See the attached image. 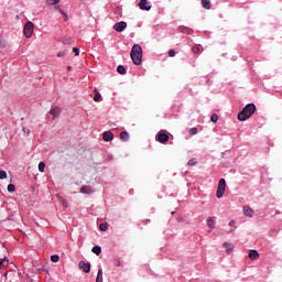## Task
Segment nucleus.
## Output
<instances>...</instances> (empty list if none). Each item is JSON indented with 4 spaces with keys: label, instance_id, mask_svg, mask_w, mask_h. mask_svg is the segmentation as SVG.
I'll return each mask as SVG.
<instances>
[{
    "label": "nucleus",
    "instance_id": "obj_8",
    "mask_svg": "<svg viewBox=\"0 0 282 282\" xmlns=\"http://www.w3.org/2000/svg\"><path fill=\"white\" fill-rule=\"evenodd\" d=\"M113 30H116V32H124V30H127V22L121 21L115 23Z\"/></svg>",
    "mask_w": 282,
    "mask_h": 282
},
{
    "label": "nucleus",
    "instance_id": "obj_26",
    "mask_svg": "<svg viewBox=\"0 0 282 282\" xmlns=\"http://www.w3.org/2000/svg\"><path fill=\"white\" fill-rule=\"evenodd\" d=\"M96 282H102V269L98 270Z\"/></svg>",
    "mask_w": 282,
    "mask_h": 282
},
{
    "label": "nucleus",
    "instance_id": "obj_39",
    "mask_svg": "<svg viewBox=\"0 0 282 282\" xmlns=\"http://www.w3.org/2000/svg\"><path fill=\"white\" fill-rule=\"evenodd\" d=\"M63 56H65V52H59V53H57V57H58V58H63Z\"/></svg>",
    "mask_w": 282,
    "mask_h": 282
},
{
    "label": "nucleus",
    "instance_id": "obj_5",
    "mask_svg": "<svg viewBox=\"0 0 282 282\" xmlns=\"http://www.w3.org/2000/svg\"><path fill=\"white\" fill-rule=\"evenodd\" d=\"M156 140L158 142H160L161 144H166V142L169 141V134H166V132L160 131L156 134Z\"/></svg>",
    "mask_w": 282,
    "mask_h": 282
},
{
    "label": "nucleus",
    "instance_id": "obj_34",
    "mask_svg": "<svg viewBox=\"0 0 282 282\" xmlns=\"http://www.w3.org/2000/svg\"><path fill=\"white\" fill-rule=\"evenodd\" d=\"M113 265H116L117 268H120V265H122V262L120 261V259H115Z\"/></svg>",
    "mask_w": 282,
    "mask_h": 282
},
{
    "label": "nucleus",
    "instance_id": "obj_11",
    "mask_svg": "<svg viewBox=\"0 0 282 282\" xmlns=\"http://www.w3.org/2000/svg\"><path fill=\"white\" fill-rule=\"evenodd\" d=\"M242 210H243V215H246V217L254 216V210L252 208H250V206H243Z\"/></svg>",
    "mask_w": 282,
    "mask_h": 282
},
{
    "label": "nucleus",
    "instance_id": "obj_31",
    "mask_svg": "<svg viewBox=\"0 0 282 282\" xmlns=\"http://www.w3.org/2000/svg\"><path fill=\"white\" fill-rule=\"evenodd\" d=\"M8 177V173L3 170H0V180H6Z\"/></svg>",
    "mask_w": 282,
    "mask_h": 282
},
{
    "label": "nucleus",
    "instance_id": "obj_24",
    "mask_svg": "<svg viewBox=\"0 0 282 282\" xmlns=\"http://www.w3.org/2000/svg\"><path fill=\"white\" fill-rule=\"evenodd\" d=\"M55 10H58V12L64 15V21H67L68 19L67 13L63 9L55 7Z\"/></svg>",
    "mask_w": 282,
    "mask_h": 282
},
{
    "label": "nucleus",
    "instance_id": "obj_14",
    "mask_svg": "<svg viewBox=\"0 0 282 282\" xmlns=\"http://www.w3.org/2000/svg\"><path fill=\"white\" fill-rule=\"evenodd\" d=\"M207 226L210 228V230H215V218L208 217L207 218Z\"/></svg>",
    "mask_w": 282,
    "mask_h": 282
},
{
    "label": "nucleus",
    "instance_id": "obj_23",
    "mask_svg": "<svg viewBox=\"0 0 282 282\" xmlns=\"http://www.w3.org/2000/svg\"><path fill=\"white\" fill-rule=\"evenodd\" d=\"M47 6H58L61 0H46Z\"/></svg>",
    "mask_w": 282,
    "mask_h": 282
},
{
    "label": "nucleus",
    "instance_id": "obj_17",
    "mask_svg": "<svg viewBox=\"0 0 282 282\" xmlns=\"http://www.w3.org/2000/svg\"><path fill=\"white\" fill-rule=\"evenodd\" d=\"M10 263V260L8 258H4L2 261H0V270H3V268H8Z\"/></svg>",
    "mask_w": 282,
    "mask_h": 282
},
{
    "label": "nucleus",
    "instance_id": "obj_20",
    "mask_svg": "<svg viewBox=\"0 0 282 282\" xmlns=\"http://www.w3.org/2000/svg\"><path fill=\"white\" fill-rule=\"evenodd\" d=\"M117 72H118V74H121L122 76H124V74H127V68H124L123 65H119L117 67Z\"/></svg>",
    "mask_w": 282,
    "mask_h": 282
},
{
    "label": "nucleus",
    "instance_id": "obj_36",
    "mask_svg": "<svg viewBox=\"0 0 282 282\" xmlns=\"http://www.w3.org/2000/svg\"><path fill=\"white\" fill-rule=\"evenodd\" d=\"M210 120H212V122H217V120H219V117L214 113V115H212Z\"/></svg>",
    "mask_w": 282,
    "mask_h": 282
},
{
    "label": "nucleus",
    "instance_id": "obj_22",
    "mask_svg": "<svg viewBox=\"0 0 282 282\" xmlns=\"http://www.w3.org/2000/svg\"><path fill=\"white\" fill-rule=\"evenodd\" d=\"M236 221L235 220H230L229 221V226L234 229H230L229 231H227L228 235H230V232H235V230H237V226L235 225Z\"/></svg>",
    "mask_w": 282,
    "mask_h": 282
},
{
    "label": "nucleus",
    "instance_id": "obj_9",
    "mask_svg": "<svg viewBox=\"0 0 282 282\" xmlns=\"http://www.w3.org/2000/svg\"><path fill=\"white\" fill-rule=\"evenodd\" d=\"M139 8L140 10H145L147 12H149V10H151V4H149V0H141L139 2Z\"/></svg>",
    "mask_w": 282,
    "mask_h": 282
},
{
    "label": "nucleus",
    "instance_id": "obj_12",
    "mask_svg": "<svg viewBox=\"0 0 282 282\" xmlns=\"http://www.w3.org/2000/svg\"><path fill=\"white\" fill-rule=\"evenodd\" d=\"M51 116H53V120L58 118V116H61V108L59 107H55L53 109L50 110Z\"/></svg>",
    "mask_w": 282,
    "mask_h": 282
},
{
    "label": "nucleus",
    "instance_id": "obj_37",
    "mask_svg": "<svg viewBox=\"0 0 282 282\" xmlns=\"http://www.w3.org/2000/svg\"><path fill=\"white\" fill-rule=\"evenodd\" d=\"M192 51L194 52V54H199L200 48H199V46H194V47L192 48Z\"/></svg>",
    "mask_w": 282,
    "mask_h": 282
},
{
    "label": "nucleus",
    "instance_id": "obj_30",
    "mask_svg": "<svg viewBox=\"0 0 282 282\" xmlns=\"http://www.w3.org/2000/svg\"><path fill=\"white\" fill-rule=\"evenodd\" d=\"M59 259H61V257H58V254H53V256H51V261H52L53 263H58Z\"/></svg>",
    "mask_w": 282,
    "mask_h": 282
},
{
    "label": "nucleus",
    "instance_id": "obj_7",
    "mask_svg": "<svg viewBox=\"0 0 282 282\" xmlns=\"http://www.w3.org/2000/svg\"><path fill=\"white\" fill-rule=\"evenodd\" d=\"M79 268L85 272V274H89V272H91V263L89 262L80 261Z\"/></svg>",
    "mask_w": 282,
    "mask_h": 282
},
{
    "label": "nucleus",
    "instance_id": "obj_41",
    "mask_svg": "<svg viewBox=\"0 0 282 282\" xmlns=\"http://www.w3.org/2000/svg\"><path fill=\"white\" fill-rule=\"evenodd\" d=\"M63 206H66V203H63Z\"/></svg>",
    "mask_w": 282,
    "mask_h": 282
},
{
    "label": "nucleus",
    "instance_id": "obj_33",
    "mask_svg": "<svg viewBox=\"0 0 282 282\" xmlns=\"http://www.w3.org/2000/svg\"><path fill=\"white\" fill-rule=\"evenodd\" d=\"M187 164L188 166H195V164H197V159H191Z\"/></svg>",
    "mask_w": 282,
    "mask_h": 282
},
{
    "label": "nucleus",
    "instance_id": "obj_3",
    "mask_svg": "<svg viewBox=\"0 0 282 282\" xmlns=\"http://www.w3.org/2000/svg\"><path fill=\"white\" fill-rule=\"evenodd\" d=\"M224 193H226V178H220L216 192V197L221 199V197H224Z\"/></svg>",
    "mask_w": 282,
    "mask_h": 282
},
{
    "label": "nucleus",
    "instance_id": "obj_29",
    "mask_svg": "<svg viewBox=\"0 0 282 282\" xmlns=\"http://www.w3.org/2000/svg\"><path fill=\"white\" fill-rule=\"evenodd\" d=\"M7 191L8 193H14V191H17V187L14 186V184H9Z\"/></svg>",
    "mask_w": 282,
    "mask_h": 282
},
{
    "label": "nucleus",
    "instance_id": "obj_6",
    "mask_svg": "<svg viewBox=\"0 0 282 282\" xmlns=\"http://www.w3.org/2000/svg\"><path fill=\"white\" fill-rule=\"evenodd\" d=\"M79 193H82L83 195H94V193H96V189H94V187L91 186H82L79 189Z\"/></svg>",
    "mask_w": 282,
    "mask_h": 282
},
{
    "label": "nucleus",
    "instance_id": "obj_15",
    "mask_svg": "<svg viewBox=\"0 0 282 282\" xmlns=\"http://www.w3.org/2000/svg\"><path fill=\"white\" fill-rule=\"evenodd\" d=\"M223 247L227 250L228 253L232 252L235 250V246L232 243L224 242Z\"/></svg>",
    "mask_w": 282,
    "mask_h": 282
},
{
    "label": "nucleus",
    "instance_id": "obj_38",
    "mask_svg": "<svg viewBox=\"0 0 282 282\" xmlns=\"http://www.w3.org/2000/svg\"><path fill=\"white\" fill-rule=\"evenodd\" d=\"M169 56H170L171 58L175 57V50H170V51H169Z\"/></svg>",
    "mask_w": 282,
    "mask_h": 282
},
{
    "label": "nucleus",
    "instance_id": "obj_25",
    "mask_svg": "<svg viewBox=\"0 0 282 282\" xmlns=\"http://www.w3.org/2000/svg\"><path fill=\"white\" fill-rule=\"evenodd\" d=\"M99 230H101L102 232H107V230H109V225L108 224H101L99 226Z\"/></svg>",
    "mask_w": 282,
    "mask_h": 282
},
{
    "label": "nucleus",
    "instance_id": "obj_35",
    "mask_svg": "<svg viewBox=\"0 0 282 282\" xmlns=\"http://www.w3.org/2000/svg\"><path fill=\"white\" fill-rule=\"evenodd\" d=\"M73 52H74L75 56H80V50L78 47H74Z\"/></svg>",
    "mask_w": 282,
    "mask_h": 282
},
{
    "label": "nucleus",
    "instance_id": "obj_21",
    "mask_svg": "<svg viewBox=\"0 0 282 282\" xmlns=\"http://www.w3.org/2000/svg\"><path fill=\"white\" fill-rule=\"evenodd\" d=\"M202 6L205 10H210V0H202Z\"/></svg>",
    "mask_w": 282,
    "mask_h": 282
},
{
    "label": "nucleus",
    "instance_id": "obj_32",
    "mask_svg": "<svg viewBox=\"0 0 282 282\" xmlns=\"http://www.w3.org/2000/svg\"><path fill=\"white\" fill-rule=\"evenodd\" d=\"M197 133H198L197 128H191L189 129V135H197Z\"/></svg>",
    "mask_w": 282,
    "mask_h": 282
},
{
    "label": "nucleus",
    "instance_id": "obj_19",
    "mask_svg": "<svg viewBox=\"0 0 282 282\" xmlns=\"http://www.w3.org/2000/svg\"><path fill=\"white\" fill-rule=\"evenodd\" d=\"M120 140H122L123 142H127V140H129V132L122 131L120 133Z\"/></svg>",
    "mask_w": 282,
    "mask_h": 282
},
{
    "label": "nucleus",
    "instance_id": "obj_1",
    "mask_svg": "<svg viewBox=\"0 0 282 282\" xmlns=\"http://www.w3.org/2000/svg\"><path fill=\"white\" fill-rule=\"evenodd\" d=\"M257 111V106L254 104H248L239 113H238V120L240 122H246V120H249L252 118V115Z\"/></svg>",
    "mask_w": 282,
    "mask_h": 282
},
{
    "label": "nucleus",
    "instance_id": "obj_27",
    "mask_svg": "<svg viewBox=\"0 0 282 282\" xmlns=\"http://www.w3.org/2000/svg\"><path fill=\"white\" fill-rule=\"evenodd\" d=\"M94 100H95V102H100V100H102V95H100V93H96Z\"/></svg>",
    "mask_w": 282,
    "mask_h": 282
},
{
    "label": "nucleus",
    "instance_id": "obj_13",
    "mask_svg": "<svg viewBox=\"0 0 282 282\" xmlns=\"http://www.w3.org/2000/svg\"><path fill=\"white\" fill-rule=\"evenodd\" d=\"M249 259H251V261H257V259H259V251L258 250H250L249 251Z\"/></svg>",
    "mask_w": 282,
    "mask_h": 282
},
{
    "label": "nucleus",
    "instance_id": "obj_10",
    "mask_svg": "<svg viewBox=\"0 0 282 282\" xmlns=\"http://www.w3.org/2000/svg\"><path fill=\"white\" fill-rule=\"evenodd\" d=\"M102 139H104L105 142H111V140H113V132L105 131L102 133Z\"/></svg>",
    "mask_w": 282,
    "mask_h": 282
},
{
    "label": "nucleus",
    "instance_id": "obj_4",
    "mask_svg": "<svg viewBox=\"0 0 282 282\" xmlns=\"http://www.w3.org/2000/svg\"><path fill=\"white\" fill-rule=\"evenodd\" d=\"M23 32L26 39H32V35L34 34V23H32L31 21L26 22L24 24Z\"/></svg>",
    "mask_w": 282,
    "mask_h": 282
},
{
    "label": "nucleus",
    "instance_id": "obj_28",
    "mask_svg": "<svg viewBox=\"0 0 282 282\" xmlns=\"http://www.w3.org/2000/svg\"><path fill=\"white\" fill-rule=\"evenodd\" d=\"M39 171H40V173H45V162L39 163Z\"/></svg>",
    "mask_w": 282,
    "mask_h": 282
},
{
    "label": "nucleus",
    "instance_id": "obj_40",
    "mask_svg": "<svg viewBox=\"0 0 282 282\" xmlns=\"http://www.w3.org/2000/svg\"><path fill=\"white\" fill-rule=\"evenodd\" d=\"M24 133L30 134V129L23 128Z\"/></svg>",
    "mask_w": 282,
    "mask_h": 282
},
{
    "label": "nucleus",
    "instance_id": "obj_18",
    "mask_svg": "<svg viewBox=\"0 0 282 282\" xmlns=\"http://www.w3.org/2000/svg\"><path fill=\"white\" fill-rule=\"evenodd\" d=\"M91 252L94 254H97V257H98L100 254V252H102V248H100V246H95V247H93Z\"/></svg>",
    "mask_w": 282,
    "mask_h": 282
},
{
    "label": "nucleus",
    "instance_id": "obj_2",
    "mask_svg": "<svg viewBox=\"0 0 282 282\" xmlns=\"http://www.w3.org/2000/svg\"><path fill=\"white\" fill-rule=\"evenodd\" d=\"M130 56L132 58L133 65H142V46L134 44L132 46Z\"/></svg>",
    "mask_w": 282,
    "mask_h": 282
},
{
    "label": "nucleus",
    "instance_id": "obj_16",
    "mask_svg": "<svg viewBox=\"0 0 282 282\" xmlns=\"http://www.w3.org/2000/svg\"><path fill=\"white\" fill-rule=\"evenodd\" d=\"M181 32H183V34H193V29L188 28V26H181L180 28Z\"/></svg>",
    "mask_w": 282,
    "mask_h": 282
}]
</instances>
